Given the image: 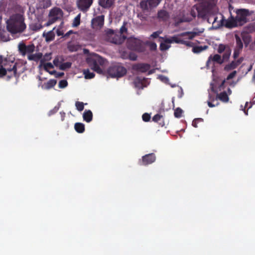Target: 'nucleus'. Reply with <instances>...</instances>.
Segmentation results:
<instances>
[{"label":"nucleus","mask_w":255,"mask_h":255,"mask_svg":"<svg viewBox=\"0 0 255 255\" xmlns=\"http://www.w3.org/2000/svg\"><path fill=\"white\" fill-rule=\"evenodd\" d=\"M6 28L12 34L23 32L26 28L23 12L12 14L6 21Z\"/></svg>","instance_id":"nucleus-1"},{"label":"nucleus","mask_w":255,"mask_h":255,"mask_svg":"<svg viewBox=\"0 0 255 255\" xmlns=\"http://www.w3.org/2000/svg\"><path fill=\"white\" fill-rule=\"evenodd\" d=\"M236 16L235 18L227 23L226 26L235 27L244 25L248 21V17L251 15L253 12H250L247 9L241 8L236 9Z\"/></svg>","instance_id":"nucleus-2"},{"label":"nucleus","mask_w":255,"mask_h":255,"mask_svg":"<svg viewBox=\"0 0 255 255\" xmlns=\"http://www.w3.org/2000/svg\"><path fill=\"white\" fill-rule=\"evenodd\" d=\"M109 76L112 78H121L127 73V69L120 64L110 66L108 70Z\"/></svg>","instance_id":"nucleus-3"},{"label":"nucleus","mask_w":255,"mask_h":255,"mask_svg":"<svg viewBox=\"0 0 255 255\" xmlns=\"http://www.w3.org/2000/svg\"><path fill=\"white\" fill-rule=\"evenodd\" d=\"M107 61L101 56L96 55L94 58H93L90 62V66L93 70L99 74H102L103 72L100 66H103L105 65Z\"/></svg>","instance_id":"nucleus-4"},{"label":"nucleus","mask_w":255,"mask_h":255,"mask_svg":"<svg viewBox=\"0 0 255 255\" xmlns=\"http://www.w3.org/2000/svg\"><path fill=\"white\" fill-rule=\"evenodd\" d=\"M223 63V58H221V56L219 54H215L214 55H210L208 60L206 62V67L207 69L210 68V65L212 64V72L214 75L216 73V65H221Z\"/></svg>","instance_id":"nucleus-5"},{"label":"nucleus","mask_w":255,"mask_h":255,"mask_svg":"<svg viewBox=\"0 0 255 255\" xmlns=\"http://www.w3.org/2000/svg\"><path fill=\"white\" fill-rule=\"evenodd\" d=\"M128 47L137 52H142L144 51L142 41L139 39L131 37L128 40Z\"/></svg>","instance_id":"nucleus-6"},{"label":"nucleus","mask_w":255,"mask_h":255,"mask_svg":"<svg viewBox=\"0 0 255 255\" xmlns=\"http://www.w3.org/2000/svg\"><path fill=\"white\" fill-rule=\"evenodd\" d=\"M215 5L213 4H202L197 7L198 16L202 18H207L210 14L211 9L214 8Z\"/></svg>","instance_id":"nucleus-7"},{"label":"nucleus","mask_w":255,"mask_h":255,"mask_svg":"<svg viewBox=\"0 0 255 255\" xmlns=\"http://www.w3.org/2000/svg\"><path fill=\"white\" fill-rule=\"evenodd\" d=\"M196 34L197 33L195 32H185L177 35H174V43L182 44L184 37L187 36L186 39H192Z\"/></svg>","instance_id":"nucleus-8"},{"label":"nucleus","mask_w":255,"mask_h":255,"mask_svg":"<svg viewBox=\"0 0 255 255\" xmlns=\"http://www.w3.org/2000/svg\"><path fill=\"white\" fill-rule=\"evenodd\" d=\"M19 53L23 56L26 54H30L35 50V46L33 44L26 45L24 43H19L18 46Z\"/></svg>","instance_id":"nucleus-9"},{"label":"nucleus","mask_w":255,"mask_h":255,"mask_svg":"<svg viewBox=\"0 0 255 255\" xmlns=\"http://www.w3.org/2000/svg\"><path fill=\"white\" fill-rule=\"evenodd\" d=\"M161 0H142L140 2V6L143 10H147L149 8L156 7Z\"/></svg>","instance_id":"nucleus-10"},{"label":"nucleus","mask_w":255,"mask_h":255,"mask_svg":"<svg viewBox=\"0 0 255 255\" xmlns=\"http://www.w3.org/2000/svg\"><path fill=\"white\" fill-rule=\"evenodd\" d=\"M63 15V12L62 9L59 7H55L50 10L48 16L56 21L61 19Z\"/></svg>","instance_id":"nucleus-11"},{"label":"nucleus","mask_w":255,"mask_h":255,"mask_svg":"<svg viewBox=\"0 0 255 255\" xmlns=\"http://www.w3.org/2000/svg\"><path fill=\"white\" fill-rule=\"evenodd\" d=\"M17 68L16 65L14 64L12 68H7L6 69L5 68L1 67L0 68V78L2 77L6 74L7 72H10V74L7 76V78L8 79L11 78V77L13 76H15L16 74Z\"/></svg>","instance_id":"nucleus-12"},{"label":"nucleus","mask_w":255,"mask_h":255,"mask_svg":"<svg viewBox=\"0 0 255 255\" xmlns=\"http://www.w3.org/2000/svg\"><path fill=\"white\" fill-rule=\"evenodd\" d=\"M156 160V156L153 153L147 154L142 157V160L140 161V165H147L153 163Z\"/></svg>","instance_id":"nucleus-13"},{"label":"nucleus","mask_w":255,"mask_h":255,"mask_svg":"<svg viewBox=\"0 0 255 255\" xmlns=\"http://www.w3.org/2000/svg\"><path fill=\"white\" fill-rule=\"evenodd\" d=\"M104 23V15H100L92 19L91 21V25L93 28L99 29L101 28Z\"/></svg>","instance_id":"nucleus-14"},{"label":"nucleus","mask_w":255,"mask_h":255,"mask_svg":"<svg viewBox=\"0 0 255 255\" xmlns=\"http://www.w3.org/2000/svg\"><path fill=\"white\" fill-rule=\"evenodd\" d=\"M93 0H78L77 5L79 9L83 11H86L91 6Z\"/></svg>","instance_id":"nucleus-15"},{"label":"nucleus","mask_w":255,"mask_h":255,"mask_svg":"<svg viewBox=\"0 0 255 255\" xmlns=\"http://www.w3.org/2000/svg\"><path fill=\"white\" fill-rule=\"evenodd\" d=\"M150 65L145 63L136 64L133 65L132 66L133 70L141 73L147 72L150 69Z\"/></svg>","instance_id":"nucleus-16"},{"label":"nucleus","mask_w":255,"mask_h":255,"mask_svg":"<svg viewBox=\"0 0 255 255\" xmlns=\"http://www.w3.org/2000/svg\"><path fill=\"white\" fill-rule=\"evenodd\" d=\"M55 29L56 27H55L52 29V30L48 32L44 31L43 33L42 36L43 37L45 38V41L47 42H49L50 41H53L54 39L55 34L54 30Z\"/></svg>","instance_id":"nucleus-17"},{"label":"nucleus","mask_w":255,"mask_h":255,"mask_svg":"<svg viewBox=\"0 0 255 255\" xmlns=\"http://www.w3.org/2000/svg\"><path fill=\"white\" fill-rule=\"evenodd\" d=\"M147 81V79L145 78H141L137 77L135 78L133 81V84L135 87L138 89H142L146 86H144V82Z\"/></svg>","instance_id":"nucleus-18"},{"label":"nucleus","mask_w":255,"mask_h":255,"mask_svg":"<svg viewBox=\"0 0 255 255\" xmlns=\"http://www.w3.org/2000/svg\"><path fill=\"white\" fill-rule=\"evenodd\" d=\"M157 17L160 20L166 21L168 19L169 15L166 10H160L158 11Z\"/></svg>","instance_id":"nucleus-19"},{"label":"nucleus","mask_w":255,"mask_h":255,"mask_svg":"<svg viewBox=\"0 0 255 255\" xmlns=\"http://www.w3.org/2000/svg\"><path fill=\"white\" fill-rule=\"evenodd\" d=\"M115 0H99V4L103 8L110 7L114 3Z\"/></svg>","instance_id":"nucleus-20"},{"label":"nucleus","mask_w":255,"mask_h":255,"mask_svg":"<svg viewBox=\"0 0 255 255\" xmlns=\"http://www.w3.org/2000/svg\"><path fill=\"white\" fill-rule=\"evenodd\" d=\"M106 33L108 36H114V37H113V40L112 42L116 44H120L122 43L123 40L121 39H117V38H116V36L114 35V31L113 29H108L106 30Z\"/></svg>","instance_id":"nucleus-21"},{"label":"nucleus","mask_w":255,"mask_h":255,"mask_svg":"<svg viewBox=\"0 0 255 255\" xmlns=\"http://www.w3.org/2000/svg\"><path fill=\"white\" fill-rule=\"evenodd\" d=\"M241 63V61L239 60L233 61L231 63L226 65L224 67V70L230 71L236 68Z\"/></svg>","instance_id":"nucleus-22"},{"label":"nucleus","mask_w":255,"mask_h":255,"mask_svg":"<svg viewBox=\"0 0 255 255\" xmlns=\"http://www.w3.org/2000/svg\"><path fill=\"white\" fill-rule=\"evenodd\" d=\"M43 57L42 53L39 52L35 54H28L27 56V59L30 61H34L35 62L41 60V58Z\"/></svg>","instance_id":"nucleus-23"},{"label":"nucleus","mask_w":255,"mask_h":255,"mask_svg":"<svg viewBox=\"0 0 255 255\" xmlns=\"http://www.w3.org/2000/svg\"><path fill=\"white\" fill-rule=\"evenodd\" d=\"M83 120L87 123H90L93 119V114L91 110H85L83 114Z\"/></svg>","instance_id":"nucleus-24"},{"label":"nucleus","mask_w":255,"mask_h":255,"mask_svg":"<svg viewBox=\"0 0 255 255\" xmlns=\"http://www.w3.org/2000/svg\"><path fill=\"white\" fill-rule=\"evenodd\" d=\"M210 86L212 91L217 94L216 99H219L220 101L223 102V92H221L219 94H218V91L215 89L216 85L214 86V84L211 83L210 84Z\"/></svg>","instance_id":"nucleus-25"},{"label":"nucleus","mask_w":255,"mask_h":255,"mask_svg":"<svg viewBox=\"0 0 255 255\" xmlns=\"http://www.w3.org/2000/svg\"><path fill=\"white\" fill-rule=\"evenodd\" d=\"M29 28L34 31H37L40 29H41L43 26L41 24V23H39V22H32L30 23L29 25Z\"/></svg>","instance_id":"nucleus-26"},{"label":"nucleus","mask_w":255,"mask_h":255,"mask_svg":"<svg viewBox=\"0 0 255 255\" xmlns=\"http://www.w3.org/2000/svg\"><path fill=\"white\" fill-rule=\"evenodd\" d=\"M75 130L78 133H83L85 131V125L81 123H76L74 125Z\"/></svg>","instance_id":"nucleus-27"},{"label":"nucleus","mask_w":255,"mask_h":255,"mask_svg":"<svg viewBox=\"0 0 255 255\" xmlns=\"http://www.w3.org/2000/svg\"><path fill=\"white\" fill-rule=\"evenodd\" d=\"M208 48V46L207 45L195 46V47H193L192 51L194 53H199Z\"/></svg>","instance_id":"nucleus-28"},{"label":"nucleus","mask_w":255,"mask_h":255,"mask_svg":"<svg viewBox=\"0 0 255 255\" xmlns=\"http://www.w3.org/2000/svg\"><path fill=\"white\" fill-rule=\"evenodd\" d=\"M83 74L85 79H91L95 77V74L93 72H91L88 69H84L83 70Z\"/></svg>","instance_id":"nucleus-29"},{"label":"nucleus","mask_w":255,"mask_h":255,"mask_svg":"<svg viewBox=\"0 0 255 255\" xmlns=\"http://www.w3.org/2000/svg\"><path fill=\"white\" fill-rule=\"evenodd\" d=\"M80 46L78 44L74 43H69L67 46V48L70 52H75L79 50Z\"/></svg>","instance_id":"nucleus-30"},{"label":"nucleus","mask_w":255,"mask_h":255,"mask_svg":"<svg viewBox=\"0 0 255 255\" xmlns=\"http://www.w3.org/2000/svg\"><path fill=\"white\" fill-rule=\"evenodd\" d=\"M51 53H48L45 54L43 57L41 58L40 66H41L43 64H44L45 61L50 60L51 59Z\"/></svg>","instance_id":"nucleus-31"},{"label":"nucleus","mask_w":255,"mask_h":255,"mask_svg":"<svg viewBox=\"0 0 255 255\" xmlns=\"http://www.w3.org/2000/svg\"><path fill=\"white\" fill-rule=\"evenodd\" d=\"M57 83V81L55 79L49 80L45 85V88L46 89H50L53 88Z\"/></svg>","instance_id":"nucleus-32"},{"label":"nucleus","mask_w":255,"mask_h":255,"mask_svg":"<svg viewBox=\"0 0 255 255\" xmlns=\"http://www.w3.org/2000/svg\"><path fill=\"white\" fill-rule=\"evenodd\" d=\"M72 63L70 62L63 63L59 65V69L61 70H65L71 67Z\"/></svg>","instance_id":"nucleus-33"},{"label":"nucleus","mask_w":255,"mask_h":255,"mask_svg":"<svg viewBox=\"0 0 255 255\" xmlns=\"http://www.w3.org/2000/svg\"><path fill=\"white\" fill-rule=\"evenodd\" d=\"M183 113V111L180 108H177L174 110V116L176 118H180Z\"/></svg>","instance_id":"nucleus-34"},{"label":"nucleus","mask_w":255,"mask_h":255,"mask_svg":"<svg viewBox=\"0 0 255 255\" xmlns=\"http://www.w3.org/2000/svg\"><path fill=\"white\" fill-rule=\"evenodd\" d=\"M187 37L185 36L184 37L182 44L185 45L188 47H195L194 43L188 40L189 39H186Z\"/></svg>","instance_id":"nucleus-35"},{"label":"nucleus","mask_w":255,"mask_h":255,"mask_svg":"<svg viewBox=\"0 0 255 255\" xmlns=\"http://www.w3.org/2000/svg\"><path fill=\"white\" fill-rule=\"evenodd\" d=\"M80 24V14L77 15L74 19L72 26L73 27H77Z\"/></svg>","instance_id":"nucleus-36"},{"label":"nucleus","mask_w":255,"mask_h":255,"mask_svg":"<svg viewBox=\"0 0 255 255\" xmlns=\"http://www.w3.org/2000/svg\"><path fill=\"white\" fill-rule=\"evenodd\" d=\"M75 106L76 107V109L80 112L82 111L84 109V104L82 102H76Z\"/></svg>","instance_id":"nucleus-37"},{"label":"nucleus","mask_w":255,"mask_h":255,"mask_svg":"<svg viewBox=\"0 0 255 255\" xmlns=\"http://www.w3.org/2000/svg\"><path fill=\"white\" fill-rule=\"evenodd\" d=\"M146 44L149 46L151 51H154L157 49V45L155 42L147 41Z\"/></svg>","instance_id":"nucleus-38"},{"label":"nucleus","mask_w":255,"mask_h":255,"mask_svg":"<svg viewBox=\"0 0 255 255\" xmlns=\"http://www.w3.org/2000/svg\"><path fill=\"white\" fill-rule=\"evenodd\" d=\"M68 86V82L66 80H60L58 84L59 88L63 89L66 88Z\"/></svg>","instance_id":"nucleus-39"},{"label":"nucleus","mask_w":255,"mask_h":255,"mask_svg":"<svg viewBox=\"0 0 255 255\" xmlns=\"http://www.w3.org/2000/svg\"><path fill=\"white\" fill-rule=\"evenodd\" d=\"M60 104L58 103L57 104V105L55 106L54 108L52 110H50L49 112L48 115L51 116V115L54 114L56 112H57V111L59 110V109L60 108Z\"/></svg>","instance_id":"nucleus-40"},{"label":"nucleus","mask_w":255,"mask_h":255,"mask_svg":"<svg viewBox=\"0 0 255 255\" xmlns=\"http://www.w3.org/2000/svg\"><path fill=\"white\" fill-rule=\"evenodd\" d=\"M236 44L237 46L239 49H242L243 47V44L242 42L241 38L237 35H236Z\"/></svg>","instance_id":"nucleus-41"},{"label":"nucleus","mask_w":255,"mask_h":255,"mask_svg":"<svg viewBox=\"0 0 255 255\" xmlns=\"http://www.w3.org/2000/svg\"><path fill=\"white\" fill-rule=\"evenodd\" d=\"M160 38L163 39L164 40V41L165 43H174L173 36H172V37H170L169 38H167V37L163 38V37H160Z\"/></svg>","instance_id":"nucleus-42"},{"label":"nucleus","mask_w":255,"mask_h":255,"mask_svg":"<svg viewBox=\"0 0 255 255\" xmlns=\"http://www.w3.org/2000/svg\"><path fill=\"white\" fill-rule=\"evenodd\" d=\"M142 119L144 122H147L150 119V116L147 113H144L142 116Z\"/></svg>","instance_id":"nucleus-43"},{"label":"nucleus","mask_w":255,"mask_h":255,"mask_svg":"<svg viewBox=\"0 0 255 255\" xmlns=\"http://www.w3.org/2000/svg\"><path fill=\"white\" fill-rule=\"evenodd\" d=\"M42 65H43L44 70L46 71H48V68H53L54 67L51 63H44Z\"/></svg>","instance_id":"nucleus-44"},{"label":"nucleus","mask_w":255,"mask_h":255,"mask_svg":"<svg viewBox=\"0 0 255 255\" xmlns=\"http://www.w3.org/2000/svg\"><path fill=\"white\" fill-rule=\"evenodd\" d=\"M198 121L203 122V120L202 118L195 119L192 122V126L195 128H197V127H198L197 124H198Z\"/></svg>","instance_id":"nucleus-45"},{"label":"nucleus","mask_w":255,"mask_h":255,"mask_svg":"<svg viewBox=\"0 0 255 255\" xmlns=\"http://www.w3.org/2000/svg\"><path fill=\"white\" fill-rule=\"evenodd\" d=\"M236 74H237L236 71H233L230 74H229L228 75V76L227 77L226 80L228 81V80L233 79V78H234L235 77Z\"/></svg>","instance_id":"nucleus-46"},{"label":"nucleus","mask_w":255,"mask_h":255,"mask_svg":"<svg viewBox=\"0 0 255 255\" xmlns=\"http://www.w3.org/2000/svg\"><path fill=\"white\" fill-rule=\"evenodd\" d=\"M56 21L53 20L52 18L51 17H49V19L47 21V22L44 24V26H48L50 25H51L52 24L54 23V22H55Z\"/></svg>","instance_id":"nucleus-47"},{"label":"nucleus","mask_w":255,"mask_h":255,"mask_svg":"<svg viewBox=\"0 0 255 255\" xmlns=\"http://www.w3.org/2000/svg\"><path fill=\"white\" fill-rule=\"evenodd\" d=\"M162 116H160V115L159 114H156L155 115H154L153 118H152V121L155 122H157L158 121H159L160 119L161 118Z\"/></svg>","instance_id":"nucleus-48"},{"label":"nucleus","mask_w":255,"mask_h":255,"mask_svg":"<svg viewBox=\"0 0 255 255\" xmlns=\"http://www.w3.org/2000/svg\"><path fill=\"white\" fill-rule=\"evenodd\" d=\"M169 46H168L165 43H161L160 45V48L161 50H165L169 48Z\"/></svg>","instance_id":"nucleus-49"},{"label":"nucleus","mask_w":255,"mask_h":255,"mask_svg":"<svg viewBox=\"0 0 255 255\" xmlns=\"http://www.w3.org/2000/svg\"><path fill=\"white\" fill-rule=\"evenodd\" d=\"M159 79L162 82H167L169 81V79L168 78L165 76H163V75H159Z\"/></svg>","instance_id":"nucleus-50"},{"label":"nucleus","mask_w":255,"mask_h":255,"mask_svg":"<svg viewBox=\"0 0 255 255\" xmlns=\"http://www.w3.org/2000/svg\"><path fill=\"white\" fill-rule=\"evenodd\" d=\"M161 33V31H157L155 32H154L150 36L152 38H156L159 36V35Z\"/></svg>","instance_id":"nucleus-51"},{"label":"nucleus","mask_w":255,"mask_h":255,"mask_svg":"<svg viewBox=\"0 0 255 255\" xmlns=\"http://www.w3.org/2000/svg\"><path fill=\"white\" fill-rule=\"evenodd\" d=\"M127 31V28L125 26V25H123L120 28V34L121 35L124 32Z\"/></svg>","instance_id":"nucleus-52"},{"label":"nucleus","mask_w":255,"mask_h":255,"mask_svg":"<svg viewBox=\"0 0 255 255\" xmlns=\"http://www.w3.org/2000/svg\"><path fill=\"white\" fill-rule=\"evenodd\" d=\"M56 32L58 36H61V35L63 36L64 35L63 31L59 28L56 29Z\"/></svg>","instance_id":"nucleus-53"},{"label":"nucleus","mask_w":255,"mask_h":255,"mask_svg":"<svg viewBox=\"0 0 255 255\" xmlns=\"http://www.w3.org/2000/svg\"><path fill=\"white\" fill-rule=\"evenodd\" d=\"M74 33V31L72 30L68 31L67 33H66L64 35L63 37L66 38L68 37L70 34Z\"/></svg>","instance_id":"nucleus-54"},{"label":"nucleus","mask_w":255,"mask_h":255,"mask_svg":"<svg viewBox=\"0 0 255 255\" xmlns=\"http://www.w3.org/2000/svg\"><path fill=\"white\" fill-rule=\"evenodd\" d=\"M218 52L220 53L223 52V44H220L219 45V47L218 49Z\"/></svg>","instance_id":"nucleus-55"},{"label":"nucleus","mask_w":255,"mask_h":255,"mask_svg":"<svg viewBox=\"0 0 255 255\" xmlns=\"http://www.w3.org/2000/svg\"><path fill=\"white\" fill-rule=\"evenodd\" d=\"M229 101L228 95L226 92L224 91V103H227Z\"/></svg>","instance_id":"nucleus-56"},{"label":"nucleus","mask_w":255,"mask_h":255,"mask_svg":"<svg viewBox=\"0 0 255 255\" xmlns=\"http://www.w3.org/2000/svg\"><path fill=\"white\" fill-rule=\"evenodd\" d=\"M129 58L132 61H135L137 59V56L134 54H131L129 55Z\"/></svg>","instance_id":"nucleus-57"},{"label":"nucleus","mask_w":255,"mask_h":255,"mask_svg":"<svg viewBox=\"0 0 255 255\" xmlns=\"http://www.w3.org/2000/svg\"><path fill=\"white\" fill-rule=\"evenodd\" d=\"M183 95V91L181 87L180 88V90H179V95L178 98H181L182 97Z\"/></svg>","instance_id":"nucleus-58"},{"label":"nucleus","mask_w":255,"mask_h":255,"mask_svg":"<svg viewBox=\"0 0 255 255\" xmlns=\"http://www.w3.org/2000/svg\"><path fill=\"white\" fill-rule=\"evenodd\" d=\"M61 118V121H63L64 120L65 117V113L64 112H61L60 113Z\"/></svg>","instance_id":"nucleus-59"},{"label":"nucleus","mask_w":255,"mask_h":255,"mask_svg":"<svg viewBox=\"0 0 255 255\" xmlns=\"http://www.w3.org/2000/svg\"><path fill=\"white\" fill-rule=\"evenodd\" d=\"M53 64L56 66H57L58 65V64L59 63V59L58 58H55L53 61Z\"/></svg>","instance_id":"nucleus-60"},{"label":"nucleus","mask_w":255,"mask_h":255,"mask_svg":"<svg viewBox=\"0 0 255 255\" xmlns=\"http://www.w3.org/2000/svg\"><path fill=\"white\" fill-rule=\"evenodd\" d=\"M208 105L209 107L213 108L215 107V105L213 104L211 102H210L209 101H207Z\"/></svg>","instance_id":"nucleus-61"},{"label":"nucleus","mask_w":255,"mask_h":255,"mask_svg":"<svg viewBox=\"0 0 255 255\" xmlns=\"http://www.w3.org/2000/svg\"><path fill=\"white\" fill-rule=\"evenodd\" d=\"M223 86V80H222L219 85L218 89H219V91L221 90V89L222 88V87Z\"/></svg>","instance_id":"nucleus-62"},{"label":"nucleus","mask_w":255,"mask_h":255,"mask_svg":"<svg viewBox=\"0 0 255 255\" xmlns=\"http://www.w3.org/2000/svg\"><path fill=\"white\" fill-rule=\"evenodd\" d=\"M239 55V53L238 51L235 50L234 53V57L235 58H236L237 57H238Z\"/></svg>","instance_id":"nucleus-63"},{"label":"nucleus","mask_w":255,"mask_h":255,"mask_svg":"<svg viewBox=\"0 0 255 255\" xmlns=\"http://www.w3.org/2000/svg\"><path fill=\"white\" fill-rule=\"evenodd\" d=\"M137 17L139 18L141 20H143L145 18V17L143 16V15L141 13H139L137 14Z\"/></svg>","instance_id":"nucleus-64"}]
</instances>
